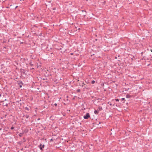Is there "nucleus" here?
<instances>
[{
  "mask_svg": "<svg viewBox=\"0 0 152 152\" xmlns=\"http://www.w3.org/2000/svg\"><path fill=\"white\" fill-rule=\"evenodd\" d=\"M40 118H38V120H40Z\"/></svg>",
  "mask_w": 152,
  "mask_h": 152,
  "instance_id": "obj_22",
  "label": "nucleus"
},
{
  "mask_svg": "<svg viewBox=\"0 0 152 152\" xmlns=\"http://www.w3.org/2000/svg\"><path fill=\"white\" fill-rule=\"evenodd\" d=\"M18 85H19L20 87L21 88L22 87V85L23 84V83L22 81H18Z\"/></svg>",
  "mask_w": 152,
  "mask_h": 152,
  "instance_id": "obj_3",
  "label": "nucleus"
},
{
  "mask_svg": "<svg viewBox=\"0 0 152 152\" xmlns=\"http://www.w3.org/2000/svg\"><path fill=\"white\" fill-rule=\"evenodd\" d=\"M78 30H80V28H79L78 29Z\"/></svg>",
  "mask_w": 152,
  "mask_h": 152,
  "instance_id": "obj_23",
  "label": "nucleus"
},
{
  "mask_svg": "<svg viewBox=\"0 0 152 152\" xmlns=\"http://www.w3.org/2000/svg\"><path fill=\"white\" fill-rule=\"evenodd\" d=\"M54 105H55V106H56L57 105V104L56 103H55V104H54Z\"/></svg>",
  "mask_w": 152,
  "mask_h": 152,
  "instance_id": "obj_18",
  "label": "nucleus"
},
{
  "mask_svg": "<svg viewBox=\"0 0 152 152\" xmlns=\"http://www.w3.org/2000/svg\"><path fill=\"white\" fill-rule=\"evenodd\" d=\"M45 147L44 145H42V144H41L39 146V148L41 150H43V148H44Z\"/></svg>",
  "mask_w": 152,
  "mask_h": 152,
  "instance_id": "obj_2",
  "label": "nucleus"
},
{
  "mask_svg": "<svg viewBox=\"0 0 152 152\" xmlns=\"http://www.w3.org/2000/svg\"><path fill=\"white\" fill-rule=\"evenodd\" d=\"M131 97L130 95L129 94H127L126 95V98H128Z\"/></svg>",
  "mask_w": 152,
  "mask_h": 152,
  "instance_id": "obj_8",
  "label": "nucleus"
},
{
  "mask_svg": "<svg viewBox=\"0 0 152 152\" xmlns=\"http://www.w3.org/2000/svg\"><path fill=\"white\" fill-rule=\"evenodd\" d=\"M151 52H152V50H151Z\"/></svg>",
  "mask_w": 152,
  "mask_h": 152,
  "instance_id": "obj_24",
  "label": "nucleus"
},
{
  "mask_svg": "<svg viewBox=\"0 0 152 152\" xmlns=\"http://www.w3.org/2000/svg\"><path fill=\"white\" fill-rule=\"evenodd\" d=\"M23 134L22 133H20L19 134V136H20V137H21L22 135Z\"/></svg>",
  "mask_w": 152,
  "mask_h": 152,
  "instance_id": "obj_12",
  "label": "nucleus"
},
{
  "mask_svg": "<svg viewBox=\"0 0 152 152\" xmlns=\"http://www.w3.org/2000/svg\"><path fill=\"white\" fill-rule=\"evenodd\" d=\"M25 109L26 110H27L28 111V110H29V109L27 107H26L25 108Z\"/></svg>",
  "mask_w": 152,
  "mask_h": 152,
  "instance_id": "obj_11",
  "label": "nucleus"
},
{
  "mask_svg": "<svg viewBox=\"0 0 152 152\" xmlns=\"http://www.w3.org/2000/svg\"><path fill=\"white\" fill-rule=\"evenodd\" d=\"M18 7V6H16L15 7V9H16L17 8V7Z\"/></svg>",
  "mask_w": 152,
  "mask_h": 152,
  "instance_id": "obj_20",
  "label": "nucleus"
},
{
  "mask_svg": "<svg viewBox=\"0 0 152 152\" xmlns=\"http://www.w3.org/2000/svg\"><path fill=\"white\" fill-rule=\"evenodd\" d=\"M4 106H5L7 107V106H8V104H4Z\"/></svg>",
  "mask_w": 152,
  "mask_h": 152,
  "instance_id": "obj_14",
  "label": "nucleus"
},
{
  "mask_svg": "<svg viewBox=\"0 0 152 152\" xmlns=\"http://www.w3.org/2000/svg\"><path fill=\"white\" fill-rule=\"evenodd\" d=\"M23 117H25L26 118H28L29 117V116L28 115H24L23 116Z\"/></svg>",
  "mask_w": 152,
  "mask_h": 152,
  "instance_id": "obj_4",
  "label": "nucleus"
},
{
  "mask_svg": "<svg viewBox=\"0 0 152 152\" xmlns=\"http://www.w3.org/2000/svg\"><path fill=\"white\" fill-rule=\"evenodd\" d=\"M114 104H113V105L114 106Z\"/></svg>",
  "mask_w": 152,
  "mask_h": 152,
  "instance_id": "obj_25",
  "label": "nucleus"
},
{
  "mask_svg": "<svg viewBox=\"0 0 152 152\" xmlns=\"http://www.w3.org/2000/svg\"><path fill=\"white\" fill-rule=\"evenodd\" d=\"M84 88L87 89H90L89 87H88V86H85L84 87Z\"/></svg>",
  "mask_w": 152,
  "mask_h": 152,
  "instance_id": "obj_7",
  "label": "nucleus"
},
{
  "mask_svg": "<svg viewBox=\"0 0 152 152\" xmlns=\"http://www.w3.org/2000/svg\"><path fill=\"white\" fill-rule=\"evenodd\" d=\"M102 110V107H99L98 108V109H97L98 111H101Z\"/></svg>",
  "mask_w": 152,
  "mask_h": 152,
  "instance_id": "obj_5",
  "label": "nucleus"
},
{
  "mask_svg": "<svg viewBox=\"0 0 152 152\" xmlns=\"http://www.w3.org/2000/svg\"><path fill=\"white\" fill-rule=\"evenodd\" d=\"M94 113L95 114H98L99 113V111L97 110H95Z\"/></svg>",
  "mask_w": 152,
  "mask_h": 152,
  "instance_id": "obj_6",
  "label": "nucleus"
},
{
  "mask_svg": "<svg viewBox=\"0 0 152 152\" xmlns=\"http://www.w3.org/2000/svg\"><path fill=\"white\" fill-rule=\"evenodd\" d=\"M80 89H78L77 90V92H80Z\"/></svg>",
  "mask_w": 152,
  "mask_h": 152,
  "instance_id": "obj_9",
  "label": "nucleus"
},
{
  "mask_svg": "<svg viewBox=\"0 0 152 152\" xmlns=\"http://www.w3.org/2000/svg\"><path fill=\"white\" fill-rule=\"evenodd\" d=\"M82 84H83V85H82V86H83V85H85V84L84 83H83V82L82 83Z\"/></svg>",
  "mask_w": 152,
  "mask_h": 152,
  "instance_id": "obj_16",
  "label": "nucleus"
},
{
  "mask_svg": "<svg viewBox=\"0 0 152 152\" xmlns=\"http://www.w3.org/2000/svg\"><path fill=\"white\" fill-rule=\"evenodd\" d=\"M115 100L116 101V102H118L119 100V99H115Z\"/></svg>",
  "mask_w": 152,
  "mask_h": 152,
  "instance_id": "obj_13",
  "label": "nucleus"
},
{
  "mask_svg": "<svg viewBox=\"0 0 152 152\" xmlns=\"http://www.w3.org/2000/svg\"><path fill=\"white\" fill-rule=\"evenodd\" d=\"M90 114L89 113H87L86 115L83 116V118L85 119H88L90 117Z\"/></svg>",
  "mask_w": 152,
  "mask_h": 152,
  "instance_id": "obj_1",
  "label": "nucleus"
},
{
  "mask_svg": "<svg viewBox=\"0 0 152 152\" xmlns=\"http://www.w3.org/2000/svg\"><path fill=\"white\" fill-rule=\"evenodd\" d=\"M125 99L124 98H122L121 99L122 100H124Z\"/></svg>",
  "mask_w": 152,
  "mask_h": 152,
  "instance_id": "obj_17",
  "label": "nucleus"
},
{
  "mask_svg": "<svg viewBox=\"0 0 152 152\" xmlns=\"http://www.w3.org/2000/svg\"><path fill=\"white\" fill-rule=\"evenodd\" d=\"M70 54H71V55H73V53H71Z\"/></svg>",
  "mask_w": 152,
  "mask_h": 152,
  "instance_id": "obj_21",
  "label": "nucleus"
},
{
  "mask_svg": "<svg viewBox=\"0 0 152 152\" xmlns=\"http://www.w3.org/2000/svg\"><path fill=\"white\" fill-rule=\"evenodd\" d=\"M110 104V106H111V105H112V103H110V104Z\"/></svg>",
  "mask_w": 152,
  "mask_h": 152,
  "instance_id": "obj_19",
  "label": "nucleus"
},
{
  "mask_svg": "<svg viewBox=\"0 0 152 152\" xmlns=\"http://www.w3.org/2000/svg\"><path fill=\"white\" fill-rule=\"evenodd\" d=\"M88 0H86V1H88Z\"/></svg>",
  "mask_w": 152,
  "mask_h": 152,
  "instance_id": "obj_26",
  "label": "nucleus"
},
{
  "mask_svg": "<svg viewBox=\"0 0 152 152\" xmlns=\"http://www.w3.org/2000/svg\"><path fill=\"white\" fill-rule=\"evenodd\" d=\"M14 129V128L13 126H12L11 128V129Z\"/></svg>",
  "mask_w": 152,
  "mask_h": 152,
  "instance_id": "obj_15",
  "label": "nucleus"
},
{
  "mask_svg": "<svg viewBox=\"0 0 152 152\" xmlns=\"http://www.w3.org/2000/svg\"><path fill=\"white\" fill-rule=\"evenodd\" d=\"M95 81L94 80H92V81H91V83L92 84H94V83H95Z\"/></svg>",
  "mask_w": 152,
  "mask_h": 152,
  "instance_id": "obj_10",
  "label": "nucleus"
}]
</instances>
